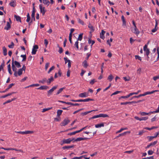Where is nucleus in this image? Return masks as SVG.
<instances>
[{
  "mask_svg": "<svg viewBox=\"0 0 159 159\" xmlns=\"http://www.w3.org/2000/svg\"><path fill=\"white\" fill-rule=\"evenodd\" d=\"M12 68L13 71L14 72V75L15 77H17L18 76H20L22 74L23 71H25L26 67L24 65L21 68L19 69L18 71H17V69L14 65L13 62L12 64Z\"/></svg>",
  "mask_w": 159,
  "mask_h": 159,
  "instance_id": "1",
  "label": "nucleus"
},
{
  "mask_svg": "<svg viewBox=\"0 0 159 159\" xmlns=\"http://www.w3.org/2000/svg\"><path fill=\"white\" fill-rule=\"evenodd\" d=\"M143 101V100H139L137 102L135 101H132V102H121L120 103V104L121 105H126L127 104H130L133 103H138L139 102H142Z\"/></svg>",
  "mask_w": 159,
  "mask_h": 159,
  "instance_id": "2",
  "label": "nucleus"
},
{
  "mask_svg": "<svg viewBox=\"0 0 159 159\" xmlns=\"http://www.w3.org/2000/svg\"><path fill=\"white\" fill-rule=\"evenodd\" d=\"M9 22H7L6 26L4 27V29L7 30H9L11 28V21L10 18L9 19Z\"/></svg>",
  "mask_w": 159,
  "mask_h": 159,
  "instance_id": "3",
  "label": "nucleus"
},
{
  "mask_svg": "<svg viewBox=\"0 0 159 159\" xmlns=\"http://www.w3.org/2000/svg\"><path fill=\"white\" fill-rule=\"evenodd\" d=\"M13 62L14 65L16 67H17L18 68H19L21 67V65H20V63L19 62L16 61H14L13 59L12 60V64L13 63Z\"/></svg>",
  "mask_w": 159,
  "mask_h": 159,
  "instance_id": "4",
  "label": "nucleus"
},
{
  "mask_svg": "<svg viewBox=\"0 0 159 159\" xmlns=\"http://www.w3.org/2000/svg\"><path fill=\"white\" fill-rule=\"evenodd\" d=\"M131 31L137 35H138L140 33L139 31L137 28V27H135L133 28H132Z\"/></svg>",
  "mask_w": 159,
  "mask_h": 159,
  "instance_id": "5",
  "label": "nucleus"
},
{
  "mask_svg": "<svg viewBox=\"0 0 159 159\" xmlns=\"http://www.w3.org/2000/svg\"><path fill=\"white\" fill-rule=\"evenodd\" d=\"M70 122V120L68 119H65L61 123L60 125L61 126H65L67 125Z\"/></svg>",
  "mask_w": 159,
  "mask_h": 159,
  "instance_id": "6",
  "label": "nucleus"
},
{
  "mask_svg": "<svg viewBox=\"0 0 159 159\" xmlns=\"http://www.w3.org/2000/svg\"><path fill=\"white\" fill-rule=\"evenodd\" d=\"M38 48V46L37 45H34L33 46L32 49V54L33 55H34L36 54L37 49Z\"/></svg>",
  "mask_w": 159,
  "mask_h": 159,
  "instance_id": "7",
  "label": "nucleus"
},
{
  "mask_svg": "<svg viewBox=\"0 0 159 159\" xmlns=\"http://www.w3.org/2000/svg\"><path fill=\"white\" fill-rule=\"evenodd\" d=\"M148 45L147 44H145L143 47V50L145 52V54L147 56L149 55L150 51L149 49L147 48Z\"/></svg>",
  "mask_w": 159,
  "mask_h": 159,
  "instance_id": "8",
  "label": "nucleus"
},
{
  "mask_svg": "<svg viewBox=\"0 0 159 159\" xmlns=\"http://www.w3.org/2000/svg\"><path fill=\"white\" fill-rule=\"evenodd\" d=\"M74 139H71L70 138H69L67 139H64L63 140V144H69L70 142L74 140Z\"/></svg>",
  "mask_w": 159,
  "mask_h": 159,
  "instance_id": "9",
  "label": "nucleus"
},
{
  "mask_svg": "<svg viewBox=\"0 0 159 159\" xmlns=\"http://www.w3.org/2000/svg\"><path fill=\"white\" fill-rule=\"evenodd\" d=\"M89 96V93L87 92H84L79 94V96L80 98H86Z\"/></svg>",
  "mask_w": 159,
  "mask_h": 159,
  "instance_id": "10",
  "label": "nucleus"
},
{
  "mask_svg": "<svg viewBox=\"0 0 159 159\" xmlns=\"http://www.w3.org/2000/svg\"><path fill=\"white\" fill-rule=\"evenodd\" d=\"M39 7L41 12L42 13L43 15H44L46 11V10L45 9V7H43L41 4L39 5Z\"/></svg>",
  "mask_w": 159,
  "mask_h": 159,
  "instance_id": "11",
  "label": "nucleus"
},
{
  "mask_svg": "<svg viewBox=\"0 0 159 159\" xmlns=\"http://www.w3.org/2000/svg\"><path fill=\"white\" fill-rule=\"evenodd\" d=\"M57 88V86H55L53 87L51 89L49 90L48 92V95H50L51 93Z\"/></svg>",
  "mask_w": 159,
  "mask_h": 159,
  "instance_id": "12",
  "label": "nucleus"
},
{
  "mask_svg": "<svg viewBox=\"0 0 159 159\" xmlns=\"http://www.w3.org/2000/svg\"><path fill=\"white\" fill-rule=\"evenodd\" d=\"M88 139V138H78L75 139L73 142L81 141L83 140H86Z\"/></svg>",
  "mask_w": 159,
  "mask_h": 159,
  "instance_id": "13",
  "label": "nucleus"
},
{
  "mask_svg": "<svg viewBox=\"0 0 159 159\" xmlns=\"http://www.w3.org/2000/svg\"><path fill=\"white\" fill-rule=\"evenodd\" d=\"M35 8L34 7H33V10L32 12V14H31V17H32V20H35Z\"/></svg>",
  "mask_w": 159,
  "mask_h": 159,
  "instance_id": "14",
  "label": "nucleus"
},
{
  "mask_svg": "<svg viewBox=\"0 0 159 159\" xmlns=\"http://www.w3.org/2000/svg\"><path fill=\"white\" fill-rule=\"evenodd\" d=\"M158 22L157 20H156V25H155V28L154 29H153L152 30V32H153V33H154L158 29V27L157 26V25H158Z\"/></svg>",
  "mask_w": 159,
  "mask_h": 159,
  "instance_id": "15",
  "label": "nucleus"
},
{
  "mask_svg": "<svg viewBox=\"0 0 159 159\" xmlns=\"http://www.w3.org/2000/svg\"><path fill=\"white\" fill-rule=\"evenodd\" d=\"M97 110H93L91 111H86L84 112H82L81 114V115L82 116H84V115H87L88 113H90L92 111H97Z\"/></svg>",
  "mask_w": 159,
  "mask_h": 159,
  "instance_id": "16",
  "label": "nucleus"
},
{
  "mask_svg": "<svg viewBox=\"0 0 159 159\" xmlns=\"http://www.w3.org/2000/svg\"><path fill=\"white\" fill-rule=\"evenodd\" d=\"M93 100L92 99L88 98L84 99H80L78 100V102H88L90 101H92Z\"/></svg>",
  "mask_w": 159,
  "mask_h": 159,
  "instance_id": "17",
  "label": "nucleus"
},
{
  "mask_svg": "<svg viewBox=\"0 0 159 159\" xmlns=\"http://www.w3.org/2000/svg\"><path fill=\"white\" fill-rule=\"evenodd\" d=\"M130 132L129 131H127L126 132H125L123 133L120 134L117 136V137H119L121 136H123L127 134H129L130 133Z\"/></svg>",
  "mask_w": 159,
  "mask_h": 159,
  "instance_id": "18",
  "label": "nucleus"
},
{
  "mask_svg": "<svg viewBox=\"0 0 159 159\" xmlns=\"http://www.w3.org/2000/svg\"><path fill=\"white\" fill-rule=\"evenodd\" d=\"M157 141H154L153 142L151 143L150 144H149V145H147V146L146 147V148H148L150 146H153V145H155L156 144H157Z\"/></svg>",
  "mask_w": 159,
  "mask_h": 159,
  "instance_id": "19",
  "label": "nucleus"
},
{
  "mask_svg": "<svg viewBox=\"0 0 159 159\" xmlns=\"http://www.w3.org/2000/svg\"><path fill=\"white\" fill-rule=\"evenodd\" d=\"M104 126V124L103 123L96 124L95 125L96 128H101Z\"/></svg>",
  "mask_w": 159,
  "mask_h": 159,
  "instance_id": "20",
  "label": "nucleus"
},
{
  "mask_svg": "<svg viewBox=\"0 0 159 159\" xmlns=\"http://www.w3.org/2000/svg\"><path fill=\"white\" fill-rule=\"evenodd\" d=\"M151 111L149 113H146L143 112H140L139 114L142 116H144L146 115H148L149 114H152V113H151Z\"/></svg>",
  "mask_w": 159,
  "mask_h": 159,
  "instance_id": "21",
  "label": "nucleus"
},
{
  "mask_svg": "<svg viewBox=\"0 0 159 159\" xmlns=\"http://www.w3.org/2000/svg\"><path fill=\"white\" fill-rule=\"evenodd\" d=\"M48 88V87L47 86H41L39 88H37L38 89H46Z\"/></svg>",
  "mask_w": 159,
  "mask_h": 159,
  "instance_id": "22",
  "label": "nucleus"
},
{
  "mask_svg": "<svg viewBox=\"0 0 159 159\" xmlns=\"http://www.w3.org/2000/svg\"><path fill=\"white\" fill-rule=\"evenodd\" d=\"M9 4L11 6L14 7L16 6V2L15 0H13Z\"/></svg>",
  "mask_w": 159,
  "mask_h": 159,
  "instance_id": "23",
  "label": "nucleus"
},
{
  "mask_svg": "<svg viewBox=\"0 0 159 159\" xmlns=\"http://www.w3.org/2000/svg\"><path fill=\"white\" fill-rule=\"evenodd\" d=\"M47 80L46 78H43L42 80H39V82L40 83L44 84L46 82H47Z\"/></svg>",
  "mask_w": 159,
  "mask_h": 159,
  "instance_id": "24",
  "label": "nucleus"
},
{
  "mask_svg": "<svg viewBox=\"0 0 159 159\" xmlns=\"http://www.w3.org/2000/svg\"><path fill=\"white\" fill-rule=\"evenodd\" d=\"M53 78L52 76H51L50 78L48 79V80H47V82L48 84H50L51 82L53 80Z\"/></svg>",
  "mask_w": 159,
  "mask_h": 159,
  "instance_id": "25",
  "label": "nucleus"
},
{
  "mask_svg": "<svg viewBox=\"0 0 159 159\" xmlns=\"http://www.w3.org/2000/svg\"><path fill=\"white\" fill-rule=\"evenodd\" d=\"M3 49V53L4 56H6L7 55V49L5 47H3L2 48Z\"/></svg>",
  "mask_w": 159,
  "mask_h": 159,
  "instance_id": "26",
  "label": "nucleus"
},
{
  "mask_svg": "<svg viewBox=\"0 0 159 159\" xmlns=\"http://www.w3.org/2000/svg\"><path fill=\"white\" fill-rule=\"evenodd\" d=\"M82 65L85 68H86L88 66V65L87 63V61L86 60L84 61L83 62Z\"/></svg>",
  "mask_w": 159,
  "mask_h": 159,
  "instance_id": "27",
  "label": "nucleus"
},
{
  "mask_svg": "<svg viewBox=\"0 0 159 159\" xmlns=\"http://www.w3.org/2000/svg\"><path fill=\"white\" fill-rule=\"evenodd\" d=\"M63 111L61 110H58L57 111V116L58 117L60 116L61 115Z\"/></svg>",
  "mask_w": 159,
  "mask_h": 159,
  "instance_id": "28",
  "label": "nucleus"
},
{
  "mask_svg": "<svg viewBox=\"0 0 159 159\" xmlns=\"http://www.w3.org/2000/svg\"><path fill=\"white\" fill-rule=\"evenodd\" d=\"M100 116V117H102L103 118H105V117H109V116L106 114H99Z\"/></svg>",
  "mask_w": 159,
  "mask_h": 159,
  "instance_id": "29",
  "label": "nucleus"
},
{
  "mask_svg": "<svg viewBox=\"0 0 159 159\" xmlns=\"http://www.w3.org/2000/svg\"><path fill=\"white\" fill-rule=\"evenodd\" d=\"M14 17L17 21H20L21 22V18L20 16L16 15H15Z\"/></svg>",
  "mask_w": 159,
  "mask_h": 159,
  "instance_id": "30",
  "label": "nucleus"
},
{
  "mask_svg": "<svg viewBox=\"0 0 159 159\" xmlns=\"http://www.w3.org/2000/svg\"><path fill=\"white\" fill-rule=\"evenodd\" d=\"M43 3L48 6L50 4V2L48 0H43Z\"/></svg>",
  "mask_w": 159,
  "mask_h": 159,
  "instance_id": "31",
  "label": "nucleus"
},
{
  "mask_svg": "<svg viewBox=\"0 0 159 159\" xmlns=\"http://www.w3.org/2000/svg\"><path fill=\"white\" fill-rule=\"evenodd\" d=\"M88 27L91 30V32H93L94 31V28L91 24H89V25Z\"/></svg>",
  "mask_w": 159,
  "mask_h": 159,
  "instance_id": "32",
  "label": "nucleus"
},
{
  "mask_svg": "<svg viewBox=\"0 0 159 159\" xmlns=\"http://www.w3.org/2000/svg\"><path fill=\"white\" fill-rule=\"evenodd\" d=\"M66 104H68V105H71L72 106H79V104L78 103H72L70 102H67L66 103Z\"/></svg>",
  "mask_w": 159,
  "mask_h": 159,
  "instance_id": "33",
  "label": "nucleus"
},
{
  "mask_svg": "<svg viewBox=\"0 0 159 159\" xmlns=\"http://www.w3.org/2000/svg\"><path fill=\"white\" fill-rule=\"evenodd\" d=\"M127 129V128H121L120 130H119L117 131L116 132V133L117 134L118 133H120L122 131L125 130H126Z\"/></svg>",
  "mask_w": 159,
  "mask_h": 159,
  "instance_id": "34",
  "label": "nucleus"
},
{
  "mask_svg": "<svg viewBox=\"0 0 159 159\" xmlns=\"http://www.w3.org/2000/svg\"><path fill=\"white\" fill-rule=\"evenodd\" d=\"M113 78V77L112 75H110L108 77L107 79L110 81H111Z\"/></svg>",
  "mask_w": 159,
  "mask_h": 159,
  "instance_id": "35",
  "label": "nucleus"
},
{
  "mask_svg": "<svg viewBox=\"0 0 159 159\" xmlns=\"http://www.w3.org/2000/svg\"><path fill=\"white\" fill-rule=\"evenodd\" d=\"M24 132L25 134H31L34 133V131H33L27 130L24 131Z\"/></svg>",
  "mask_w": 159,
  "mask_h": 159,
  "instance_id": "36",
  "label": "nucleus"
},
{
  "mask_svg": "<svg viewBox=\"0 0 159 159\" xmlns=\"http://www.w3.org/2000/svg\"><path fill=\"white\" fill-rule=\"evenodd\" d=\"M121 19L122 20V21L123 22V25H126V21L124 17L123 16H121Z\"/></svg>",
  "mask_w": 159,
  "mask_h": 159,
  "instance_id": "37",
  "label": "nucleus"
},
{
  "mask_svg": "<svg viewBox=\"0 0 159 159\" xmlns=\"http://www.w3.org/2000/svg\"><path fill=\"white\" fill-rule=\"evenodd\" d=\"M157 128V127L153 126L151 128H148V127H145L144 128V129H147L148 130H151L152 129H156Z\"/></svg>",
  "mask_w": 159,
  "mask_h": 159,
  "instance_id": "38",
  "label": "nucleus"
},
{
  "mask_svg": "<svg viewBox=\"0 0 159 159\" xmlns=\"http://www.w3.org/2000/svg\"><path fill=\"white\" fill-rule=\"evenodd\" d=\"M74 147L73 146H65L63 147V149H69L71 148H72Z\"/></svg>",
  "mask_w": 159,
  "mask_h": 159,
  "instance_id": "39",
  "label": "nucleus"
},
{
  "mask_svg": "<svg viewBox=\"0 0 159 159\" xmlns=\"http://www.w3.org/2000/svg\"><path fill=\"white\" fill-rule=\"evenodd\" d=\"M82 35L83 34H80L79 36V37L78 38L77 41L80 40L81 41L82 39Z\"/></svg>",
  "mask_w": 159,
  "mask_h": 159,
  "instance_id": "40",
  "label": "nucleus"
},
{
  "mask_svg": "<svg viewBox=\"0 0 159 159\" xmlns=\"http://www.w3.org/2000/svg\"><path fill=\"white\" fill-rule=\"evenodd\" d=\"M65 89L64 88H62L60 89L57 91V94L58 95L63 90Z\"/></svg>",
  "mask_w": 159,
  "mask_h": 159,
  "instance_id": "41",
  "label": "nucleus"
},
{
  "mask_svg": "<svg viewBox=\"0 0 159 159\" xmlns=\"http://www.w3.org/2000/svg\"><path fill=\"white\" fill-rule=\"evenodd\" d=\"M158 112H159V105L156 110L153 111H151V113H155Z\"/></svg>",
  "mask_w": 159,
  "mask_h": 159,
  "instance_id": "42",
  "label": "nucleus"
},
{
  "mask_svg": "<svg viewBox=\"0 0 159 159\" xmlns=\"http://www.w3.org/2000/svg\"><path fill=\"white\" fill-rule=\"evenodd\" d=\"M14 44L13 42H11V44L9 45L8 47L10 48H14Z\"/></svg>",
  "mask_w": 159,
  "mask_h": 159,
  "instance_id": "43",
  "label": "nucleus"
},
{
  "mask_svg": "<svg viewBox=\"0 0 159 159\" xmlns=\"http://www.w3.org/2000/svg\"><path fill=\"white\" fill-rule=\"evenodd\" d=\"M52 109V108H44L43 109V110L42 111V112H44L47 111H48V110H49Z\"/></svg>",
  "mask_w": 159,
  "mask_h": 159,
  "instance_id": "44",
  "label": "nucleus"
},
{
  "mask_svg": "<svg viewBox=\"0 0 159 159\" xmlns=\"http://www.w3.org/2000/svg\"><path fill=\"white\" fill-rule=\"evenodd\" d=\"M112 39L111 38L110 40H108L107 41V43L110 46H111L110 42H112Z\"/></svg>",
  "mask_w": 159,
  "mask_h": 159,
  "instance_id": "45",
  "label": "nucleus"
},
{
  "mask_svg": "<svg viewBox=\"0 0 159 159\" xmlns=\"http://www.w3.org/2000/svg\"><path fill=\"white\" fill-rule=\"evenodd\" d=\"M55 67L54 66H53L51 68H50L48 71V73L49 74L51 72V71L54 69Z\"/></svg>",
  "mask_w": 159,
  "mask_h": 159,
  "instance_id": "46",
  "label": "nucleus"
},
{
  "mask_svg": "<svg viewBox=\"0 0 159 159\" xmlns=\"http://www.w3.org/2000/svg\"><path fill=\"white\" fill-rule=\"evenodd\" d=\"M94 43H95V42L94 41H93V40L92 41L90 39H89L88 40L89 43V44L91 43V46H92L93 45V44Z\"/></svg>",
  "mask_w": 159,
  "mask_h": 159,
  "instance_id": "47",
  "label": "nucleus"
},
{
  "mask_svg": "<svg viewBox=\"0 0 159 159\" xmlns=\"http://www.w3.org/2000/svg\"><path fill=\"white\" fill-rule=\"evenodd\" d=\"M78 41H77L75 43V45L77 49L78 50L79 49V46H78Z\"/></svg>",
  "mask_w": 159,
  "mask_h": 159,
  "instance_id": "48",
  "label": "nucleus"
},
{
  "mask_svg": "<svg viewBox=\"0 0 159 159\" xmlns=\"http://www.w3.org/2000/svg\"><path fill=\"white\" fill-rule=\"evenodd\" d=\"M21 57H22L23 58V60L22 61H25L26 60V56L25 55H21Z\"/></svg>",
  "mask_w": 159,
  "mask_h": 159,
  "instance_id": "49",
  "label": "nucleus"
},
{
  "mask_svg": "<svg viewBox=\"0 0 159 159\" xmlns=\"http://www.w3.org/2000/svg\"><path fill=\"white\" fill-rule=\"evenodd\" d=\"M78 20L79 23H80V24H81L82 25H84V22L81 19H78Z\"/></svg>",
  "mask_w": 159,
  "mask_h": 159,
  "instance_id": "50",
  "label": "nucleus"
},
{
  "mask_svg": "<svg viewBox=\"0 0 159 159\" xmlns=\"http://www.w3.org/2000/svg\"><path fill=\"white\" fill-rule=\"evenodd\" d=\"M148 118L147 117H142L141 118H140V121L141 120H146L148 119Z\"/></svg>",
  "mask_w": 159,
  "mask_h": 159,
  "instance_id": "51",
  "label": "nucleus"
},
{
  "mask_svg": "<svg viewBox=\"0 0 159 159\" xmlns=\"http://www.w3.org/2000/svg\"><path fill=\"white\" fill-rule=\"evenodd\" d=\"M58 47L59 48L58 52L59 53H61L63 51V49L61 47H59L58 45Z\"/></svg>",
  "mask_w": 159,
  "mask_h": 159,
  "instance_id": "52",
  "label": "nucleus"
},
{
  "mask_svg": "<svg viewBox=\"0 0 159 159\" xmlns=\"http://www.w3.org/2000/svg\"><path fill=\"white\" fill-rule=\"evenodd\" d=\"M153 151L152 150H150L148 151V154L149 155H152L153 154Z\"/></svg>",
  "mask_w": 159,
  "mask_h": 159,
  "instance_id": "53",
  "label": "nucleus"
},
{
  "mask_svg": "<svg viewBox=\"0 0 159 159\" xmlns=\"http://www.w3.org/2000/svg\"><path fill=\"white\" fill-rule=\"evenodd\" d=\"M12 150H15L16 151H19V152H23V151H22L21 149H16V148H12Z\"/></svg>",
  "mask_w": 159,
  "mask_h": 159,
  "instance_id": "54",
  "label": "nucleus"
},
{
  "mask_svg": "<svg viewBox=\"0 0 159 159\" xmlns=\"http://www.w3.org/2000/svg\"><path fill=\"white\" fill-rule=\"evenodd\" d=\"M135 58L136 59H138L140 61L141 60V57H140V56H138V55H135Z\"/></svg>",
  "mask_w": 159,
  "mask_h": 159,
  "instance_id": "55",
  "label": "nucleus"
},
{
  "mask_svg": "<svg viewBox=\"0 0 159 159\" xmlns=\"http://www.w3.org/2000/svg\"><path fill=\"white\" fill-rule=\"evenodd\" d=\"M49 65V63H47L45 65V69L47 70Z\"/></svg>",
  "mask_w": 159,
  "mask_h": 159,
  "instance_id": "56",
  "label": "nucleus"
},
{
  "mask_svg": "<svg viewBox=\"0 0 159 159\" xmlns=\"http://www.w3.org/2000/svg\"><path fill=\"white\" fill-rule=\"evenodd\" d=\"M72 37V35H71V34H70L69 36V40L70 41V43H72V41L71 40Z\"/></svg>",
  "mask_w": 159,
  "mask_h": 159,
  "instance_id": "57",
  "label": "nucleus"
},
{
  "mask_svg": "<svg viewBox=\"0 0 159 159\" xmlns=\"http://www.w3.org/2000/svg\"><path fill=\"white\" fill-rule=\"evenodd\" d=\"M98 117H100L99 114L98 115H96V116H93L92 117H91V119H93L97 118H98Z\"/></svg>",
  "mask_w": 159,
  "mask_h": 159,
  "instance_id": "58",
  "label": "nucleus"
},
{
  "mask_svg": "<svg viewBox=\"0 0 159 159\" xmlns=\"http://www.w3.org/2000/svg\"><path fill=\"white\" fill-rule=\"evenodd\" d=\"M134 152V150H131L130 151H126L124 152L125 153H128L129 154H131Z\"/></svg>",
  "mask_w": 159,
  "mask_h": 159,
  "instance_id": "59",
  "label": "nucleus"
},
{
  "mask_svg": "<svg viewBox=\"0 0 159 159\" xmlns=\"http://www.w3.org/2000/svg\"><path fill=\"white\" fill-rule=\"evenodd\" d=\"M159 79V75L158 76H154L153 77V80H156Z\"/></svg>",
  "mask_w": 159,
  "mask_h": 159,
  "instance_id": "60",
  "label": "nucleus"
},
{
  "mask_svg": "<svg viewBox=\"0 0 159 159\" xmlns=\"http://www.w3.org/2000/svg\"><path fill=\"white\" fill-rule=\"evenodd\" d=\"M144 132L145 131L143 130L140 131L139 132V135H142Z\"/></svg>",
  "mask_w": 159,
  "mask_h": 159,
  "instance_id": "61",
  "label": "nucleus"
},
{
  "mask_svg": "<svg viewBox=\"0 0 159 159\" xmlns=\"http://www.w3.org/2000/svg\"><path fill=\"white\" fill-rule=\"evenodd\" d=\"M44 44L45 45L46 47H47V46L48 43V41L46 39H44Z\"/></svg>",
  "mask_w": 159,
  "mask_h": 159,
  "instance_id": "62",
  "label": "nucleus"
},
{
  "mask_svg": "<svg viewBox=\"0 0 159 159\" xmlns=\"http://www.w3.org/2000/svg\"><path fill=\"white\" fill-rule=\"evenodd\" d=\"M64 59L65 61V64H66L67 62H68V61H70L69 60H68L67 57H64Z\"/></svg>",
  "mask_w": 159,
  "mask_h": 159,
  "instance_id": "63",
  "label": "nucleus"
},
{
  "mask_svg": "<svg viewBox=\"0 0 159 159\" xmlns=\"http://www.w3.org/2000/svg\"><path fill=\"white\" fill-rule=\"evenodd\" d=\"M70 70L69 69L67 72L66 75H67V77H69L70 76Z\"/></svg>",
  "mask_w": 159,
  "mask_h": 159,
  "instance_id": "64",
  "label": "nucleus"
}]
</instances>
